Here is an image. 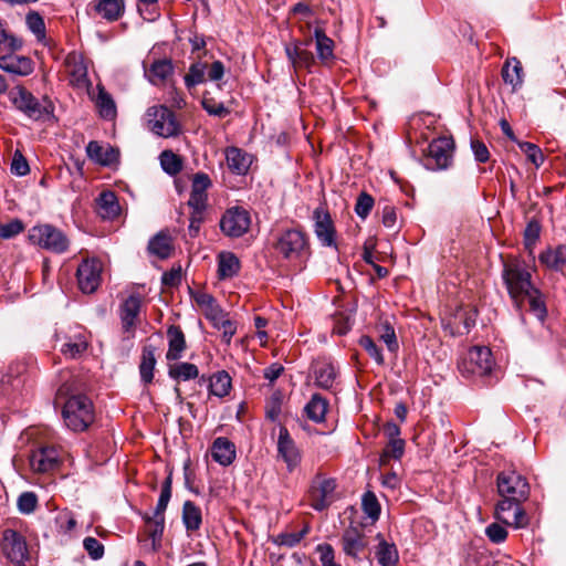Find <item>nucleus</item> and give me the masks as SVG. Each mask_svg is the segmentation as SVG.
<instances>
[{"instance_id": "1", "label": "nucleus", "mask_w": 566, "mask_h": 566, "mask_svg": "<svg viewBox=\"0 0 566 566\" xmlns=\"http://www.w3.org/2000/svg\"><path fill=\"white\" fill-rule=\"evenodd\" d=\"M62 416L69 429L84 431L94 421V407L85 395H73L64 402Z\"/></svg>"}, {"instance_id": "2", "label": "nucleus", "mask_w": 566, "mask_h": 566, "mask_svg": "<svg viewBox=\"0 0 566 566\" xmlns=\"http://www.w3.org/2000/svg\"><path fill=\"white\" fill-rule=\"evenodd\" d=\"M502 277L509 294L517 306L524 300L525 293L533 289L531 273L525 265L517 261H507L503 264Z\"/></svg>"}, {"instance_id": "3", "label": "nucleus", "mask_w": 566, "mask_h": 566, "mask_svg": "<svg viewBox=\"0 0 566 566\" xmlns=\"http://www.w3.org/2000/svg\"><path fill=\"white\" fill-rule=\"evenodd\" d=\"M30 243L53 253H64L70 245L67 237L57 228L51 224L34 226L29 230Z\"/></svg>"}, {"instance_id": "4", "label": "nucleus", "mask_w": 566, "mask_h": 566, "mask_svg": "<svg viewBox=\"0 0 566 566\" xmlns=\"http://www.w3.org/2000/svg\"><path fill=\"white\" fill-rule=\"evenodd\" d=\"M146 118L149 130L160 137H175L180 132L175 114L166 106L160 105L148 108Z\"/></svg>"}, {"instance_id": "5", "label": "nucleus", "mask_w": 566, "mask_h": 566, "mask_svg": "<svg viewBox=\"0 0 566 566\" xmlns=\"http://www.w3.org/2000/svg\"><path fill=\"white\" fill-rule=\"evenodd\" d=\"M55 342L59 350L66 358H77L87 349V338L81 326H70L67 331H60L55 334Z\"/></svg>"}, {"instance_id": "6", "label": "nucleus", "mask_w": 566, "mask_h": 566, "mask_svg": "<svg viewBox=\"0 0 566 566\" xmlns=\"http://www.w3.org/2000/svg\"><path fill=\"white\" fill-rule=\"evenodd\" d=\"M275 249L284 259L297 260L308 252L310 247L305 233L291 229L280 235Z\"/></svg>"}, {"instance_id": "7", "label": "nucleus", "mask_w": 566, "mask_h": 566, "mask_svg": "<svg viewBox=\"0 0 566 566\" xmlns=\"http://www.w3.org/2000/svg\"><path fill=\"white\" fill-rule=\"evenodd\" d=\"M454 142L451 137H439L428 146L426 167L432 170L447 169L453 160Z\"/></svg>"}, {"instance_id": "8", "label": "nucleus", "mask_w": 566, "mask_h": 566, "mask_svg": "<svg viewBox=\"0 0 566 566\" xmlns=\"http://www.w3.org/2000/svg\"><path fill=\"white\" fill-rule=\"evenodd\" d=\"M497 492L502 499L526 501L530 485L526 479L515 471L501 472L497 475Z\"/></svg>"}, {"instance_id": "9", "label": "nucleus", "mask_w": 566, "mask_h": 566, "mask_svg": "<svg viewBox=\"0 0 566 566\" xmlns=\"http://www.w3.org/2000/svg\"><path fill=\"white\" fill-rule=\"evenodd\" d=\"M336 481L317 474L311 483L308 490V499L311 506L316 511L327 509L336 499L335 496Z\"/></svg>"}, {"instance_id": "10", "label": "nucleus", "mask_w": 566, "mask_h": 566, "mask_svg": "<svg viewBox=\"0 0 566 566\" xmlns=\"http://www.w3.org/2000/svg\"><path fill=\"white\" fill-rule=\"evenodd\" d=\"M11 103L33 120H40L50 113L49 106L41 104L29 91L17 86L9 93Z\"/></svg>"}, {"instance_id": "11", "label": "nucleus", "mask_w": 566, "mask_h": 566, "mask_svg": "<svg viewBox=\"0 0 566 566\" xmlns=\"http://www.w3.org/2000/svg\"><path fill=\"white\" fill-rule=\"evenodd\" d=\"M494 365L492 353L485 346H474L469 349L461 363V371L469 375H489Z\"/></svg>"}, {"instance_id": "12", "label": "nucleus", "mask_w": 566, "mask_h": 566, "mask_svg": "<svg viewBox=\"0 0 566 566\" xmlns=\"http://www.w3.org/2000/svg\"><path fill=\"white\" fill-rule=\"evenodd\" d=\"M340 545L346 556L355 560H361L365 557L369 539L361 525L352 524L343 532Z\"/></svg>"}, {"instance_id": "13", "label": "nucleus", "mask_w": 566, "mask_h": 566, "mask_svg": "<svg viewBox=\"0 0 566 566\" xmlns=\"http://www.w3.org/2000/svg\"><path fill=\"white\" fill-rule=\"evenodd\" d=\"M1 547L7 559L17 566L24 565L29 558L25 538L14 530L3 532Z\"/></svg>"}, {"instance_id": "14", "label": "nucleus", "mask_w": 566, "mask_h": 566, "mask_svg": "<svg viewBox=\"0 0 566 566\" xmlns=\"http://www.w3.org/2000/svg\"><path fill=\"white\" fill-rule=\"evenodd\" d=\"M522 502L523 501H515L513 499H502L495 507V518L515 528L525 527L528 524V518L521 506Z\"/></svg>"}, {"instance_id": "15", "label": "nucleus", "mask_w": 566, "mask_h": 566, "mask_svg": "<svg viewBox=\"0 0 566 566\" xmlns=\"http://www.w3.org/2000/svg\"><path fill=\"white\" fill-rule=\"evenodd\" d=\"M250 223L249 212L241 207H233L221 218L220 228L226 235L239 238L248 232Z\"/></svg>"}, {"instance_id": "16", "label": "nucleus", "mask_w": 566, "mask_h": 566, "mask_svg": "<svg viewBox=\"0 0 566 566\" xmlns=\"http://www.w3.org/2000/svg\"><path fill=\"white\" fill-rule=\"evenodd\" d=\"M101 263L97 260H84L77 268L78 287L84 293H93L101 283Z\"/></svg>"}, {"instance_id": "17", "label": "nucleus", "mask_w": 566, "mask_h": 566, "mask_svg": "<svg viewBox=\"0 0 566 566\" xmlns=\"http://www.w3.org/2000/svg\"><path fill=\"white\" fill-rule=\"evenodd\" d=\"M60 462V453L54 447H42L30 455V467L34 472L46 473L54 470Z\"/></svg>"}, {"instance_id": "18", "label": "nucleus", "mask_w": 566, "mask_h": 566, "mask_svg": "<svg viewBox=\"0 0 566 566\" xmlns=\"http://www.w3.org/2000/svg\"><path fill=\"white\" fill-rule=\"evenodd\" d=\"M277 452L286 463L289 471H293L301 462V453L285 427L280 428Z\"/></svg>"}, {"instance_id": "19", "label": "nucleus", "mask_w": 566, "mask_h": 566, "mask_svg": "<svg viewBox=\"0 0 566 566\" xmlns=\"http://www.w3.org/2000/svg\"><path fill=\"white\" fill-rule=\"evenodd\" d=\"M142 307V297L138 294L129 295L119 307V317L123 331L134 334Z\"/></svg>"}, {"instance_id": "20", "label": "nucleus", "mask_w": 566, "mask_h": 566, "mask_svg": "<svg viewBox=\"0 0 566 566\" xmlns=\"http://www.w3.org/2000/svg\"><path fill=\"white\" fill-rule=\"evenodd\" d=\"M314 232L324 247H335V228L328 212L321 208L314 211Z\"/></svg>"}, {"instance_id": "21", "label": "nucleus", "mask_w": 566, "mask_h": 566, "mask_svg": "<svg viewBox=\"0 0 566 566\" xmlns=\"http://www.w3.org/2000/svg\"><path fill=\"white\" fill-rule=\"evenodd\" d=\"M64 65L70 84L76 87L88 86L87 69L80 54L75 52L67 54Z\"/></svg>"}, {"instance_id": "22", "label": "nucleus", "mask_w": 566, "mask_h": 566, "mask_svg": "<svg viewBox=\"0 0 566 566\" xmlns=\"http://www.w3.org/2000/svg\"><path fill=\"white\" fill-rule=\"evenodd\" d=\"M211 187V179L205 172H197L192 178L191 192L188 205L191 209H206L207 190Z\"/></svg>"}, {"instance_id": "23", "label": "nucleus", "mask_w": 566, "mask_h": 566, "mask_svg": "<svg viewBox=\"0 0 566 566\" xmlns=\"http://www.w3.org/2000/svg\"><path fill=\"white\" fill-rule=\"evenodd\" d=\"M0 69L7 73L27 76L33 71L31 59L9 52L0 56Z\"/></svg>"}, {"instance_id": "24", "label": "nucleus", "mask_w": 566, "mask_h": 566, "mask_svg": "<svg viewBox=\"0 0 566 566\" xmlns=\"http://www.w3.org/2000/svg\"><path fill=\"white\" fill-rule=\"evenodd\" d=\"M96 88V95L91 92H88V94L91 95V98L94 102L99 116L107 120L114 119L116 117L117 109L112 95L102 84H97Z\"/></svg>"}, {"instance_id": "25", "label": "nucleus", "mask_w": 566, "mask_h": 566, "mask_svg": "<svg viewBox=\"0 0 566 566\" xmlns=\"http://www.w3.org/2000/svg\"><path fill=\"white\" fill-rule=\"evenodd\" d=\"M91 6L101 18L108 22L117 21L125 11L124 0H95Z\"/></svg>"}, {"instance_id": "26", "label": "nucleus", "mask_w": 566, "mask_h": 566, "mask_svg": "<svg viewBox=\"0 0 566 566\" xmlns=\"http://www.w3.org/2000/svg\"><path fill=\"white\" fill-rule=\"evenodd\" d=\"M88 158L99 165L109 166L118 160L119 153L115 148L103 147L99 143L92 140L86 146Z\"/></svg>"}, {"instance_id": "27", "label": "nucleus", "mask_w": 566, "mask_h": 566, "mask_svg": "<svg viewBox=\"0 0 566 566\" xmlns=\"http://www.w3.org/2000/svg\"><path fill=\"white\" fill-rule=\"evenodd\" d=\"M212 459L221 465H230L235 458V447L227 438H217L211 446Z\"/></svg>"}, {"instance_id": "28", "label": "nucleus", "mask_w": 566, "mask_h": 566, "mask_svg": "<svg viewBox=\"0 0 566 566\" xmlns=\"http://www.w3.org/2000/svg\"><path fill=\"white\" fill-rule=\"evenodd\" d=\"M96 211L103 218L113 220L120 213V206L113 191H103L96 199Z\"/></svg>"}, {"instance_id": "29", "label": "nucleus", "mask_w": 566, "mask_h": 566, "mask_svg": "<svg viewBox=\"0 0 566 566\" xmlns=\"http://www.w3.org/2000/svg\"><path fill=\"white\" fill-rule=\"evenodd\" d=\"M285 53L295 70L308 69L314 63L313 53L304 49L301 42L286 45Z\"/></svg>"}, {"instance_id": "30", "label": "nucleus", "mask_w": 566, "mask_h": 566, "mask_svg": "<svg viewBox=\"0 0 566 566\" xmlns=\"http://www.w3.org/2000/svg\"><path fill=\"white\" fill-rule=\"evenodd\" d=\"M226 159L229 169L240 176L248 172L252 163L251 156L237 147L227 149Z\"/></svg>"}, {"instance_id": "31", "label": "nucleus", "mask_w": 566, "mask_h": 566, "mask_svg": "<svg viewBox=\"0 0 566 566\" xmlns=\"http://www.w3.org/2000/svg\"><path fill=\"white\" fill-rule=\"evenodd\" d=\"M315 385L322 389L329 390L336 382L338 370L331 363H317L314 366Z\"/></svg>"}, {"instance_id": "32", "label": "nucleus", "mask_w": 566, "mask_h": 566, "mask_svg": "<svg viewBox=\"0 0 566 566\" xmlns=\"http://www.w3.org/2000/svg\"><path fill=\"white\" fill-rule=\"evenodd\" d=\"M207 317L212 322V325L222 332L223 340L230 344L232 336L237 332V326L222 310L214 308L212 313H207Z\"/></svg>"}, {"instance_id": "33", "label": "nucleus", "mask_w": 566, "mask_h": 566, "mask_svg": "<svg viewBox=\"0 0 566 566\" xmlns=\"http://www.w3.org/2000/svg\"><path fill=\"white\" fill-rule=\"evenodd\" d=\"M169 348L166 354L168 360H177L186 348L185 335L179 326L171 325L167 331Z\"/></svg>"}, {"instance_id": "34", "label": "nucleus", "mask_w": 566, "mask_h": 566, "mask_svg": "<svg viewBox=\"0 0 566 566\" xmlns=\"http://www.w3.org/2000/svg\"><path fill=\"white\" fill-rule=\"evenodd\" d=\"M378 537L380 541L375 548V557L378 564L380 566H396L399 562V554L396 545L381 538L380 534H378Z\"/></svg>"}, {"instance_id": "35", "label": "nucleus", "mask_w": 566, "mask_h": 566, "mask_svg": "<svg viewBox=\"0 0 566 566\" xmlns=\"http://www.w3.org/2000/svg\"><path fill=\"white\" fill-rule=\"evenodd\" d=\"M502 77L513 88L521 86L523 83V69L520 60L516 57L506 60L502 67Z\"/></svg>"}, {"instance_id": "36", "label": "nucleus", "mask_w": 566, "mask_h": 566, "mask_svg": "<svg viewBox=\"0 0 566 566\" xmlns=\"http://www.w3.org/2000/svg\"><path fill=\"white\" fill-rule=\"evenodd\" d=\"M174 71V66L170 60H157L149 69L145 71V74L149 82L157 85L163 83Z\"/></svg>"}, {"instance_id": "37", "label": "nucleus", "mask_w": 566, "mask_h": 566, "mask_svg": "<svg viewBox=\"0 0 566 566\" xmlns=\"http://www.w3.org/2000/svg\"><path fill=\"white\" fill-rule=\"evenodd\" d=\"M539 262L551 270H560L566 264V245H558L541 253Z\"/></svg>"}, {"instance_id": "38", "label": "nucleus", "mask_w": 566, "mask_h": 566, "mask_svg": "<svg viewBox=\"0 0 566 566\" xmlns=\"http://www.w3.org/2000/svg\"><path fill=\"white\" fill-rule=\"evenodd\" d=\"M328 402L319 394H314L311 400L306 403L304 410L306 416L314 422H322L325 420Z\"/></svg>"}, {"instance_id": "39", "label": "nucleus", "mask_w": 566, "mask_h": 566, "mask_svg": "<svg viewBox=\"0 0 566 566\" xmlns=\"http://www.w3.org/2000/svg\"><path fill=\"white\" fill-rule=\"evenodd\" d=\"M148 250L160 259H167L172 252L171 238L163 231L157 233L149 241Z\"/></svg>"}, {"instance_id": "40", "label": "nucleus", "mask_w": 566, "mask_h": 566, "mask_svg": "<svg viewBox=\"0 0 566 566\" xmlns=\"http://www.w3.org/2000/svg\"><path fill=\"white\" fill-rule=\"evenodd\" d=\"M156 365L155 348L145 346L142 353V361L139 365L140 378L145 384H150L154 378V369Z\"/></svg>"}, {"instance_id": "41", "label": "nucleus", "mask_w": 566, "mask_h": 566, "mask_svg": "<svg viewBox=\"0 0 566 566\" xmlns=\"http://www.w3.org/2000/svg\"><path fill=\"white\" fill-rule=\"evenodd\" d=\"M144 521L147 524V532L149 537L151 538L153 549L156 551L159 548L164 528H165V517H156V515L149 516L144 515Z\"/></svg>"}, {"instance_id": "42", "label": "nucleus", "mask_w": 566, "mask_h": 566, "mask_svg": "<svg viewBox=\"0 0 566 566\" xmlns=\"http://www.w3.org/2000/svg\"><path fill=\"white\" fill-rule=\"evenodd\" d=\"M240 269L239 259L230 252H222L219 254L218 272L221 279L234 276Z\"/></svg>"}, {"instance_id": "43", "label": "nucleus", "mask_w": 566, "mask_h": 566, "mask_svg": "<svg viewBox=\"0 0 566 566\" xmlns=\"http://www.w3.org/2000/svg\"><path fill=\"white\" fill-rule=\"evenodd\" d=\"M231 389V378L224 370L218 371L209 378V390L217 397H224Z\"/></svg>"}, {"instance_id": "44", "label": "nucleus", "mask_w": 566, "mask_h": 566, "mask_svg": "<svg viewBox=\"0 0 566 566\" xmlns=\"http://www.w3.org/2000/svg\"><path fill=\"white\" fill-rule=\"evenodd\" d=\"M182 522L188 531L200 528L202 518L200 509L191 501H186L182 507Z\"/></svg>"}, {"instance_id": "45", "label": "nucleus", "mask_w": 566, "mask_h": 566, "mask_svg": "<svg viewBox=\"0 0 566 566\" xmlns=\"http://www.w3.org/2000/svg\"><path fill=\"white\" fill-rule=\"evenodd\" d=\"M168 374L172 379L187 381L197 378L199 370L195 364L178 363L169 367Z\"/></svg>"}, {"instance_id": "46", "label": "nucleus", "mask_w": 566, "mask_h": 566, "mask_svg": "<svg viewBox=\"0 0 566 566\" xmlns=\"http://www.w3.org/2000/svg\"><path fill=\"white\" fill-rule=\"evenodd\" d=\"M527 298L530 304V311L543 322L546 317L547 311L543 300L542 293L533 287L530 292L525 293L524 300Z\"/></svg>"}, {"instance_id": "47", "label": "nucleus", "mask_w": 566, "mask_h": 566, "mask_svg": "<svg viewBox=\"0 0 566 566\" xmlns=\"http://www.w3.org/2000/svg\"><path fill=\"white\" fill-rule=\"evenodd\" d=\"M316 51L322 62L333 57V41L322 30H315Z\"/></svg>"}, {"instance_id": "48", "label": "nucleus", "mask_w": 566, "mask_h": 566, "mask_svg": "<svg viewBox=\"0 0 566 566\" xmlns=\"http://www.w3.org/2000/svg\"><path fill=\"white\" fill-rule=\"evenodd\" d=\"M207 71V65L201 62L192 63L189 67L188 73L185 75V85L188 90H191L198 84L205 82V75Z\"/></svg>"}, {"instance_id": "49", "label": "nucleus", "mask_w": 566, "mask_h": 566, "mask_svg": "<svg viewBox=\"0 0 566 566\" xmlns=\"http://www.w3.org/2000/svg\"><path fill=\"white\" fill-rule=\"evenodd\" d=\"M160 165L169 175H177L182 169L181 158L171 150H164L160 154Z\"/></svg>"}, {"instance_id": "50", "label": "nucleus", "mask_w": 566, "mask_h": 566, "mask_svg": "<svg viewBox=\"0 0 566 566\" xmlns=\"http://www.w3.org/2000/svg\"><path fill=\"white\" fill-rule=\"evenodd\" d=\"M22 46L21 40L9 33L0 21V53L14 52Z\"/></svg>"}, {"instance_id": "51", "label": "nucleus", "mask_w": 566, "mask_h": 566, "mask_svg": "<svg viewBox=\"0 0 566 566\" xmlns=\"http://www.w3.org/2000/svg\"><path fill=\"white\" fill-rule=\"evenodd\" d=\"M308 532H310V525L305 524L303 526V528L298 532L279 534L274 542L279 545L294 547L305 537V535Z\"/></svg>"}, {"instance_id": "52", "label": "nucleus", "mask_w": 566, "mask_h": 566, "mask_svg": "<svg viewBox=\"0 0 566 566\" xmlns=\"http://www.w3.org/2000/svg\"><path fill=\"white\" fill-rule=\"evenodd\" d=\"M171 497V476H167L161 486L160 496L158 499L155 512L156 517H165V511Z\"/></svg>"}, {"instance_id": "53", "label": "nucleus", "mask_w": 566, "mask_h": 566, "mask_svg": "<svg viewBox=\"0 0 566 566\" xmlns=\"http://www.w3.org/2000/svg\"><path fill=\"white\" fill-rule=\"evenodd\" d=\"M361 506L368 517H370L374 521L378 520L380 514V505L378 503L376 495L373 492L368 491L363 495Z\"/></svg>"}, {"instance_id": "54", "label": "nucleus", "mask_w": 566, "mask_h": 566, "mask_svg": "<svg viewBox=\"0 0 566 566\" xmlns=\"http://www.w3.org/2000/svg\"><path fill=\"white\" fill-rule=\"evenodd\" d=\"M520 149L527 156V159L539 167L544 163V155L541 148L528 142H517Z\"/></svg>"}, {"instance_id": "55", "label": "nucleus", "mask_w": 566, "mask_h": 566, "mask_svg": "<svg viewBox=\"0 0 566 566\" xmlns=\"http://www.w3.org/2000/svg\"><path fill=\"white\" fill-rule=\"evenodd\" d=\"M24 231V223L20 219H12L0 224V239L9 240Z\"/></svg>"}, {"instance_id": "56", "label": "nucleus", "mask_w": 566, "mask_h": 566, "mask_svg": "<svg viewBox=\"0 0 566 566\" xmlns=\"http://www.w3.org/2000/svg\"><path fill=\"white\" fill-rule=\"evenodd\" d=\"M201 104L203 109L212 116L223 118L230 113V111L223 105V103L217 102L212 97H203Z\"/></svg>"}, {"instance_id": "57", "label": "nucleus", "mask_w": 566, "mask_h": 566, "mask_svg": "<svg viewBox=\"0 0 566 566\" xmlns=\"http://www.w3.org/2000/svg\"><path fill=\"white\" fill-rule=\"evenodd\" d=\"M405 451V440L397 439L388 441V444L382 451L381 461L385 462L387 459L392 458L399 460Z\"/></svg>"}, {"instance_id": "58", "label": "nucleus", "mask_w": 566, "mask_h": 566, "mask_svg": "<svg viewBox=\"0 0 566 566\" xmlns=\"http://www.w3.org/2000/svg\"><path fill=\"white\" fill-rule=\"evenodd\" d=\"M455 319H461L463 323V331H461L459 327L457 328V334H463L469 333L470 328L475 325L476 319V310L470 308L468 311L460 310L455 316ZM452 335L455 334V332H451Z\"/></svg>"}, {"instance_id": "59", "label": "nucleus", "mask_w": 566, "mask_h": 566, "mask_svg": "<svg viewBox=\"0 0 566 566\" xmlns=\"http://www.w3.org/2000/svg\"><path fill=\"white\" fill-rule=\"evenodd\" d=\"M18 509L23 514L33 513L38 505V497L33 492H23L18 497Z\"/></svg>"}, {"instance_id": "60", "label": "nucleus", "mask_w": 566, "mask_h": 566, "mask_svg": "<svg viewBox=\"0 0 566 566\" xmlns=\"http://www.w3.org/2000/svg\"><path fill=\"white\" fill-rule=\"evenodd\" d=\"M83 547L87 552L88 556L94 560H98L104 556V545L95 537H85L83 539Z\"/></svg>"}, {"instance_id": "61", "label": "nucleus", "mask_w": 566, "mask_h": 566, "mask_svg": "<svg viewBox=\"0 0 566 566\" xmlns=\"http://www.w3.org/2000/svg\"><path fill=\"white\" fill-rule=\"evenodd\" d=\"M374 207V198L367 192H361L355 205V212L361 219H365Z\"/></svg>"}, {"instance_id": "62", "label": "nucleus", "mask_w": 566, "mask_h": 566, "mask_svg": "<svg viewBox=\"0 0 566 566\" xmlns=\"http://www.w3.org/2000/svg\"><path fill=\"white\" fill-rule=\"evenodd\" d=\"M359 344L377 364H384L381 350L369 336H363Z\"/></svg>"}, {"instance_id": "63", "label": "nucleus", "mask_w": 566, "mask_h": 566, "mask_svg": "<svg viewBox=\"0 0 566 566\" xmlns=\"http://www.w3.org/2000/svg\"><path fill=\"white\" fill-rule=\"evenodd\" d=\"M27 24L29 29L38 36L44 38L45 24L42 17L36 12H31L27 15Z\"/></svg>"}, {"instance_id": "64", "label": "nucleus", "mask_w": 566, "mask_h": 566, "mask_svg": "<svg viewBox=\"0 0 566 566\" xmlns=\"http://www.w3.org/2000/svg\"><path fill=\"white\" fill-rule=\"evenodd\" d=\"M489 539L495 544L502 543L507 537V531L499 523H492L485 528Z\"/></svg>"}]
</instances>
